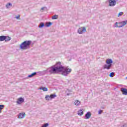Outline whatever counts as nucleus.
Instances as JSON below:
<instances>
[{"mask_svg": "<svg viewBox=\"0 0 127 127\" xmlns=\"http://www.w3.org/2000/svg\"><path fill=\"white\" fill-rule=\"evenodd\" d=\"M48 71L51 74H57V73H62L63 76H67L68 74L72 72V69L65 67L62 65L61 62L56 63V64L49 67L47 70L43 71H38L39 74H46V72Z\"/></svg>", "mask_w": 127, "mask_h": 127, "instance_id": "f257e3e1", "label": "nucleus"}, {"mask_svg": "<svg viewBox=\"0 0 127 127\" xmlns=\"http://www.w3.org/2000/svg\"><path fill=\"white\" fill-rule=\"evenodd\" d=\"M31 44V41H25L20 45V48L21 50H25L26 49H29L30 48V45Z\"/></svg>", "mask_w": 127, "mask_h": 127, "instance_id": "f03ea898", "label": "nucleus"}, {"mask_svg": "<svg viewBox=\"0 0 127 127\" xmlns=\"http://www.w3.org/2000/svg\"><path fill=\"white\" fill-rule=\"evenodd\" d=\"M87 31V29L85 27H82L78 29L77 32L79 34H83V33H85Z\"/></svg>", "mask_w": 127, "mask_h": 127, "instance_id": "7ed1b4c3", "label": "nucleus"}, {"mask_svg": "<svg viewBox=\"0 0 127 127\" xmlns=\"http://www.w3.org/2000/svg\"><path fill=\"white\" fill-rule=\"evenodd\" d=\"M118 0H109V6H115L117 4Z\"/></svg>", "mask_w": 127, "mask_h": 127, "instance_id": "20e7f679", "label": "nucleus"}, {"mask_svg": "<svg viewBox=\"0 0 127 127\" xmlns=\"http://www.w3.org/2000/svg\"><path fill=\"white\" fill-rule=\"evenodd\" d=\"M23 102H24V98L20 97L16 101V103L18 104V105H20L21 103H23Z\"/></svg>", "mask_w": 127, "mask_h": 127, "instance_id": "39448f33", "label": "nucleus"}, {"mask_svg": "<svg viewBox=\"0 0 127 127\" xmlns=\"http://www.w3.org/2000/svg\"><path fill=\"white\" fill-rule=\"evenodd\" d=\"M112 66H113V64H106L104 65L103 68L104 69H107V70H110V69L112 68Z\"/></svg>", "mask_w": 127, "mask_h": 127, "instance_id": "423d86ee", "label": "nucleus"}, {"mask_svg": "<svg viewBox=\"0 0 127 127\" xmlns=\"http://www.w3.org/2000/svg\"><path fill=\"white\" fill-rule=\"evenodd\" d=\"M92 116V114H91V112H88L85 114V119L86 120H88L91 118V116Z\"/></svg>", "mask_w": 127, "mask_h": 127, "instance_id": "0eeeda50", "label": "nucleus"}, {"mask_svg": "<svg viewBox=\"0 0 127 127\" xmlns=\"http://www.w3.org/2000/svg\"><path fill=\"white\" fill-rule=\"evenodd\" d=\"M121 91L123 95H127V89L125 88H122L121 89Z\"/></svg>", "mask_w": 127, "mask_h": 127, "instance_id": "6e6552de", "label": "nucleus"}, {"mask_svg": "<svg viewBox=\"0 0 127 127\" xmlns=\"http://www.w3.org/2000/svg\"><path fill=\"white\" fill-rule=\"evenodd\" d=\"M25 117V113H21L18 115V119H23Z\"/></svg>", "mask_w": 127, "mask_h": 127, "instance_id": "1a4fd4ad", "label": "nucleus"}, {"mask_svg": "<svg viewBox=\"0 0 127 127\" xmlns=\"http://www.w3.org/2000/svg\"><path fill=\"white\" fill-rule=\"evenodd\" d=\"M106 64L112 65V64H113V60L111 59H107L106 61Z\"/></svg>", "mask_w": 127, "mask_h": 127, "instance_id": "9d476101", "label": "nucleus"}, {"mask_svg": "<svg viewBox=\"0 0 127 127\" xmlns=\"http://www.w3.org/2000/svg\"><path fill=\"white\" fill-rule=\"evenodd\" d=\"M37 74V72H33L32 73H31V74H29L28 75V78H32V77H34V76H36V75Z\"/></svg>", "mask_w": 127, "mask_h": 127, "instance_id": "9b49d317", "label": "nucleus"}, {"mask_svg": "<svg viewBox=\"0 0 127 127\" xmlns=\"http://www.w3.org/2000/svg\"><path fill=\"white\" fill-rule=\"evenodd\" d=\"M51 25H52V22H47L45 23V26H46V27H50V26H51Z\"/></svg>", "mask_w": 127, "mask_h": 127, "instance_id": "f8f14e48", "label": "nucleus"}, {"mask_svg": "<svg viewBox=\"0 0 127 127\" xmlns=\"http://www.w3.org/2000/svg\"><path fill=\"white\" fill-rule=\"evenodd\" d=\"M74 105L75 106H79V105H81V102L78 100H76L74 102Z\"/></svg>", "mask_w": 127, "mask_h": 127, "instance_id": "ddd939ff", "label": "nucleus"}, {"mask_svg": "<svg viewBox=\"0 0 127 127\" xmlns=\"http://www.w3.org/2000/svg\"><path fill=\"white\" fill-rule=\"evenodd\" d=\"M39 90H43L44 92H47V91H48V88H47V87H41L39 88Z\"/></svg>", "mask_w": 127, "mask_h": 127, "instance_id": "4468645a", "label": "nucleus"}, {"mask_svg": "<svg viewBox=\"0 0 127 127\" xmlns=\"http://www.w3.org/2000/svg\"><path fill=\"white\" fill-rule=\"evenodd\" d=\"M39 28H42L44 27V23L43 22H40L39 26H38Z\"/></svg>", "mask_w": 127, "mask_h": 127, "instance_id": "2eb2a0df", "label": "nucleus"}, {"mask_svg": "<svg viewBox=\"0 0 127 127\" xmlns=\"http://www.w3.org/2000/svg\"><path fill=\"white\" fill-rule=\"evenodd\" d=\"M6 37L5 36H0V41H4Z\"/></svg>", "mask_w": 127, "mask_h": 127, "instance_id": "dca6fc26", "label": "nucleus"}, {"mask_svg": "<svg viewBox=\"0 0 127 127\" xmlns=\"http://www.w3.org/2000/svg\"><path fill=\"white\" fill-rule=\"evenodd\" d=\"M5 42H7L8 41H10V40L11 39V38H10L9 36H5Z\"/></svg>", "mask_w": 127, "mask_h": 127, "instance_id": "f3484780", "label": "nucleus"}, {"mask_svg": "<svg viewBox=\"0 0 127 127\" xmlns=\"http://www.w3.org/2000/svg\"><path fill=\"white\" fill-rule=\"evenodd\" d=\"M83 114H84V112H83V110H80L78 111V115L79 116H83Z\"/></svg>", "mask_w": 127, "mask_h": 127, "instance_id": "a211bd4d", "label": "nucleus"}, {"mask_svg": "<svg viewBox=\"0 0 127 127\" xmlns=\"http://www.w3.org/2000/svg\"><path fill=\"white\" fill-rule=\"evenodd\" d=\"M56 97H57V95H56V94H51L50 96V99H54V98H56Z\"/></svg>", "mask_w": 127, "mask_h": 127, "instance_id": "6ab92c4d", "label": "nucleus"}, {"mask_svg": "<svg viewBox=\"0 0 127 127\" xmlns=\"http://www.w3.org/2000/svg\"><path fill=\"white\" fill-rule=\"evenodd\" d=\"M5 6L6 8H9L10 7L9 6H12V4H11V3H8L6 4Z\"/></svg>", "mask_w": 127, "mask_h": 127, "instance_id": "aec40b11", "label": "nucleus"}, {"mask_svg": "<svg viewBox=\"0 0 127 127\" xmlns=\"http://www.w3.org/2000/svg\"><path fill=\"white\" fill-rule=\"evenodd\" d=\"M121 23L122 24V25H120V26H122V27H123V26H125V25L127 24V23L125 21L121 22Z\"/></svg>", "mask_w": 127, "mask_h": 127, "instance_id": "412c9836", "label": "nucleus"}, {"mask_svg": "<svg viewBox=\"0 0 127 127\" xmlns=\"http://www.w3.org/2000/svg\"><path fill=\"white\" fill-rule=\"evenodd\" d=\"M53 19H57L58 18V15H54L52 17Z\"/></svg>", "mask_w": 127, "mask_h": 127, "instance_id": "4be33fe9", "label": "nucleus"}, {"mask_svg": "<svg viewBox=\"0 0 127 127\" xmlns=\"http://www.w3.org/2000/svg\"><path fill=\"white\" fill-rule=\"evenodd\" d=\"M3 108H4V105H0V114L1 113V110H3Z\"/></svg>", "mask_w": 127, "mask_h": 127, "instance_id": "5701e85b", "label": "nucleus"}, {"mask_svg": "<svg viewBox=\"0 0 127 127\" xmlns=\"http://www.w3.org/2000/svg\"><path fill=\"white\" fill-rule=\"evenodd\" d=\"M49 126V124L48 123H46V124H43L41 127H47Z\"/></svg>", "mask_w": 127, "mask_h": 127, "instance_id": "b1692460", "label": "nucleus"}, {"mask_svg": "<svg viewBox=\"0 0 127 127\" xmlns=\"http://www.w3.org/2000/svg\"><path fill=\"white\" fill-rule=\"evenodd\" d=\"M45 99H46V100H47L48 101H49V100H50V96L46 95L45 96Z\"/></svg>", "mask_w": 127, "mask_h": 127, "instance_id": "393cba45", "label": "nucleus"}, {"mask_svg": "<svg viewBox=\"0 0 127 127\" xmlns=\"http://www.w3.org/2000/svg\"><path fill=\"white\" fill-rule=\"evenodd\" d=\"M110 77H113L115 76V72H111L110 73V74H109Z\"/></svg>", "mask_w": 127, "mask_h": 127, "instance_id": "a878e982", "label": "nucleus"}, {"mask_svg": "<svg viewBox=\"0 0 127 127\" xmlns=\"http://www.w3.org/2000/svg\"><path fill=\"white\" fill-rule=\"evenodd\" d=\"M118 22H116L115 23V26H116V27H118L119 28H121V27H122V26H119V25H118Z\"/></svg>", "mask_w": 127, "mask_h": 127, "instance_id": "bb28decb", "label": "nucleus"}, {"mask_svg": "<svg viewBox=\"0 0 127 127\" xmlns=\"http://www.w3.org/2000/svg\"><path fill=\"white\" fill-rule=\"evenodd\" d=\"M123 14H124V12H120L118 14V17H120V16H122Z\"/></svg>", "mask_w": 127, "mask_h": 127, "instance_id": "cd10ccee", "label": "nucleus"}, {"mask_svg": "<svg viewBox=\"0 0 127 127\" xmlns=\"http://www.w3.org/2000/svg\"><path fill=\"white\" fill-rule=\"evenodd\" d=\"M102 113H103V110H99L98 112L99 115H101V114H102Z\"/></svg>", "mask_w": 127, "mask_h": 127, "instance_id": "c85d7f7f", "label": "nucleus"}, {"mask_svg": "<svg viewBox=\"0 0 127 127\" xmlns=\"http://www.w3.org/2000/svg\"><path fill=\"white\" fill-rule=\"evenodd\" d=\"M20 16L18 15V16H16V19H20Z\"/></svg>", "mask_w": 127, "mask_h": 127, "instance_id": "c756f323", "label": "nucleus"}, {"mask_svg": "<svg viewBox=\"0 0 127 127\" xmlns=\"http://www.w3.org/2000/svg\"><path fill=\"white\" fill-rule=\"evenodd\" d=\"M44 8H47V7H43L41 8V10H44Z\"/></svg>", "mask_w": 127, "mask_h": 127, "instance_id": "7c9ffc66", "label": "nucleus"}, {"mask_svg": "<svg viewBox=\"0 0 127 127\" xmlns=\"http://www.w3.org/2000/svg\"><path fill=\"white\" fill-rule=\"evenodd\" d=\"M122 127H127V124L123 125Z\"/></svg>", "mask_w": 127, "mask_h": 127, "instance_id": "2f4dec72", "label": "nucleus"}, {"mask_svg": "<svg viewBox=\"0 0 127 127\" xmlns=\"http://www.w3.org/2000/svg\"><path fill=\"white\" fill-rule=\"evenodd\" d=\"M70 95V94L69 93H67V96H69Z\"/></svg>", "mask_w": 127, "mask_h": 127, "instance_id": "473e14b6", "label": "nucleus"}, {"mask_svg": "<svg viewBox=\"0 0 127 127\" xmlns=\"http://www.w3.org/2000/svg\"><path fill=\"white\" fill-rule=\"evenodd\" d=\"M125 22L126 23V24H127V20L125 21Z\"/></svg>", "mask_w": 127, "mask_h": 127, "instance_id": "72a5a7b5", "label": "nucleus"}, {"mask_svg": "<svg viewBox=\"0 0 127 127\" xmlns=\"http://www.w3.org/2000/svg\"><path fill=\"white\" fill-rule=\"evenodd\" d=\"M125 22L126 23V24H127V20L125 21Z\"/></svg>", "mask_w": 127, "mask_h": 127, "instance_id": "f704fd0d", "label": "nucleus"}, {"mask_svg": "<svg viewBox=\"0 0 127 127\" xmlns=\"http://www.w3.org/2000/svg\"><path fill=\"white\" fill-rule=\"evenodd\" d=\"M126 79H127V77H126Z\"/></svg>", "mask_w": 127, "mask_h": 127, "instance_id": "c9c22d12", "label": "nucleus"}]
</instances>
